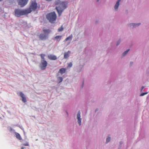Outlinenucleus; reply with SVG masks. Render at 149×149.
Masks as SVG:
<instances>
[{
    "label": "nucleus",
    "mask_w": 149,
    "mask_h": 149,
    "mask_svg": "<svg viewBox=\"0 0 149 149\" xmlns=\"http://www.w3.org/2000/svg\"><path fill=\"white\" fill-rule=\"evenodd\" d=\"M120 41H119L118 42H117V45H118L119 44V43H120Z\"/></svg>",
    "instance_id": "obj_27"
},
{
    "label": "nucleus",
    "mask_w": 149,
    "mask_h": 149,
    "mask_svg": "<svg viewBox=\"0 0 149 149\" xmlns=\"http://www.w3.org/2000/svg\"><path fill=\"white\" fill-rule=\"evenodd\" d=\"M122 142H120V144H121V143H122Z\"/></svg>",
    "instance_id": "obj_33"
},
{
    "label": "nucleus",
    "mask_w": 149,
    "mask_h": 149,
    "mask_svg": "<svg viewBox=\"0 0 149 149\" xmlns=\"http://www.w3.org/2000/svg\"><path fill=\"white\" fill-rule=\"evenodd\" d=\"M133 64V62H131L130 63V64L132 65V64Z\"/></svg>",
    "instance_id": "obj_29"
},
{
    "label": "nucleus",
    "mask_w": 149,
    "mask_h": 149,
    "mask_svg": "<svg viewBox=\"0 0 149 149\" xmlns=\"http://www.w3.org/2000/svg\"><path fill=\"white\" fill-rule=\"evenodd\" d=\"M48 63L45 60H41L40 65V67L41 70H45L46 68Z\"/></svg>",
    "instance_id": "obj_5"
},
{
    "label": "nucleus",
    "mask_w": 149,
    "mask_h": 149,
    "mask_svg": "<svg viewBox=\"0 0 149 149\" xmlns=\"http://www.w3.org/2000/svg\"><path fill=\"white\" fill-rule=\"evenodd\" d=\"M141 24L140 23H139V24H135V23H131L130 24V25L131 26H133L134 27H136L137 26H139Z\"/></svg>",
    "instance_id": "obj_15"
},
{
    "label": "nucleus",
    "mask_w": 149,
    "mask_h": 149,
    "mask_svg": "<svg viewBox=\"0 0 149 149\" xmlns=\"http://www.w3.org/2000/svg\"><path fill=\"white\" fill-rule=\"evenodd\" d=\"M48 58L50 60H56L57 59L56 56L52 54H49L48 55Z\"/></svg>",
    "instance_id": "obj_10"
},
{
    "label": "nucleus",
    "mask_w": 149,
    "mask_h": 149,
    "mask_svg": "<svg viewBox=\"0 0 149 149\" xmlns=\"http://www.w3.org/2000/svg\"><path fill=\"white\" fill-rule=\"evenodd\" d=\"M46 0L47 1H50L52 0Z\"/></svg>",
    "instance_id": "obj_30"
},
{
    "label": "nucleus",
    "mask_w": 149,
    "mask_h": 149,
    "mask_svg": "<svg viewBox=\"0 0 149 149\" xmlns=\"http://www.w3.org/2000/svg\"><path fill=\"white\" fill-rule=\"evenodd\" d=\"M120 0H118L116 3L115 6H114V8L116 9L117 10L118 9V6L120 4Z\"/></svg>",
    "instance_id": "obj_13"
},
{
    "label": "nucleus",
    "mask_w": 149,
    "mask_h": 149,
    "mask_svg": "<svg viewBox=\"0 0 149 149\" xmlns=\"http://www.w3.org/2000/svg\"><path fill=\"white\" fill-rule=\"evenodd\" d=\"M23 145H24V146H29V144L28 143H25L23 144Z\"/></svg>",
    "instance_id": "obj_26"
},
{
    "label": "nucleus",
    "mask_w": 149,
    "mask_h": 149,
    "mask_svg": "<svg viewBox=\"0 0 149 149\" xmlns=\"http://www.w3.org/2000/svg\"><path fill=\"white\" fill-rule=\"evenodd\" d=\"M29 0H18V4L21 7L25 6L28 3Z\"/></svg>",
    "instance_id": "obj_6"
},
{
    "label": "nucleus",
    "mask_w": 149,
    "mask_h": 149,
    "mask_svg": "<svg viewBox=\"0 0 149 149\" xmlns=\"http://www.w3.org/2000/svg\"><path fill=\"white\" fill-rule=\"evenodd\" d=\"M38 7L37 4L35 1L32 2L31 4L28 8L26 9V10H28L29 11L28 14L31 13L32 11H35L37 8Z\"/></svg>",
    "instance_id": "obj_4"
},
{
    "label": "nucleus",
    "mask_w": 149,
    "mask_h": 149,
    "mask_svg": "<svg viewBox=\"0 0 149 149\" xmlns=\"http://www.w3.org/2000/svg\"><path fill=\"white\" fill-rule=\"evenodd\" d=\"M72 64L71 62L70 63L68 64V68H70L72 66Z\"/></svg>",
    "instance_id": "obj_23"
},
{
    "label": "nucleus",
    "mask_w": 149,
    "mask_h": 149,
    "mask_svg": "<svg viewBox=\"0 0 149 149\" xmlns=\"http://www.w3.org/2000/svg\"><path fill=\"white\" fill-rule=\"evenodd\" d=\"M99 1V0H97V1Z\"/></svg>",
    "instance_id": "obj_34"
},
{
    "label": "nucleus",
    "mask_w": 149,
    "mask_h": 149,
    "mask_svg": "<svg viewBox=\"0 0 149 149\" xmlns=\"http://www.w3.org/2000/svg\"><path fill=\"white\" fill-rule=\"evenodd\" d=\"M43 31L44 33L46 34H47V36L48 35V34H49L50 32L51 31L49 29H45V28H43Z\"/></svg>",
    "instance_id": "obj_11"
},
{
    "label": "nucleus",
    "mask_w": 149,
    "mask_h": 149,
    "mask_svg": "<svg viewBox=\"0 0 149 149\" xmlns=\"http://www.w3.org/2000/svg\"><path fill=\"white\" fill-rule=\"evenodd\" d=\"M70 52L68 51V52H65L64 54V58H67L69 56L68 52L70 53Z\"/></svg>",
    "instance_id": "obj_17"
},
{
    "label": "nucleus",
    "mask_w": 149,
    "mask_h": 149,
    "mask_svg": "<svg viewBox=\"0 0 149 149\" xmlns=\"http://www.w3.org/2000/svg\"><path fill=\"white\" fill-rule=\"evenodd\" d=\"M15 134L16 135V137L17 139L19 140H21L22 139V138L19 134L17 132H15Z\"/></svg>",
    "instance_id": "obj_14"
},
{
    "label": "nucleus",
    "mask_w": 149,
    "mask_h": 149,
    "mask_svg": "<svg viewBox=\"0 0 149 149\" xmlns=\"http://www.w3.org/2000/svg\"><path fill=\"white\" fill-rule=\"evenodd\" d=\"M39 37L42 40H45L47 39L48 36L47 35L41 33L39 35Z\"/></svg>",
    "instance_id": "obj_7"
},
{
    "label": "nucleus",
    "mask_w": 149,
    "mask_h": 149,
    "mask_svg": "<svg viewBox=\"0 0 149 149\" xmlns=\"http://www.w3.org/2000/svg\"><path fill=\"white\" fill-rule=\"evenodd\" d=\"M66 70V68H61L59 70L58 72L60 73L61 74H63L65 72Z\"/></svg>",
    "instance_id": "obj_12"
},
{
    "label": "nucleus",
    "mask_w": 149,
    "mask_h": 149,
    "mask_svg": "<svg viewBox=\"0 0 149 149\" xmlns=\"http://www.w3.org/2000/svg\"><path fill=\"white\" fill-rule=\"evenodd\" d=\"M148 93H143L140 94V96H143L144 95Z\"/></svg>",
    "instance_id": "obj_25"
},
{
    "label": "nucleus",
    "mask_w": 149,
    "mask_h": 149,
    "mask_svg": "<svg viewBox=\"0 0 149 149\" xmlns=\"http://www.w3.org/2000/svg\"><path fill=\"white\" fill-rule=\"evenodd\" d=\"M129 49H128L126 51H125L123 54V56H124L129 51Z\"/></svg>",
    "instance_id": "obj_22"
},
{
    "label": "nucleus",
    "mask_w": 149,
    "mask_h": 149,
    "mask_svg": "<svg viewBox=\"0 0 149 149\" xmlns=\"http://www.w3.org/2000/svg\"><path fill=\"white\" fill-rule=\"evenodd\" d=\"M62 37V36H57L55 37V39L57 40H59Z\"/></svg>",
    "instance_id": "obj_18"
},
{
    "label": "nucleus",
    "mask_w": 149,
    "mask_h": 149,
    "mask_svg": "<svg viewBox=\"0 0 149 149\" xmlns=\"http://www.w3.org/2000/svg\"><path fill=\"white\" fill-rule=\"evenodd\" d=\"M144 88V87L143 86L141 87V91H142V90H143V89Z\"/></svg>",
    "instance_id": "obj_28"
},
{
    "label": "nucleus",
    "mask_w": 149,
    "mask_h": 149,
    "mask_svg": "<svg viewBox=\"0 0 149 149\" xmlns=\"http://www.w3.org/2000/svg\"><path fill=\"white\" fill-rule=\"evenodd\" d=\"M63 29L62 26L58 29V31L60 32L62 31Z\"/></svg>",
    "instance_id": "obj_21"
},
{
    "label": "nucleus",
    "mask_w": 149,
    "mask_h": 149,
    "mask_svg": "<svg viewBox=\"0 0 149 149\" xmlns=\"http://www.w3.org/2000/svg\"><path fill=\"white\" fill-rule=\"evenodd\" d=\"M63 79L62 77H59L57 78V80L59 81V83H60L63 81Z\"/></svg>",
    "instance_id": "obj_19"
},
{
    "label": "nucleus",
    "mask_w": 149,
    "mask_h": 149,
    "mask_svg": "<svg viewBox=\"0 0 149 149\" xmlns=\"http://www.w3.org/2000/svg\"><path fill=\"white\" fill-rule=\"evenodd\" d=\"M21 149H24V148L23 147H22L21 148Z\"/></svg>",
    "instance_id": "obj_31"
},
{
    "label": "nucleus",
    "mask_w": 149,
    "mask_h": 149,
    "mask_svg": "<svg viewBox=\"0 0 149 149\" xmlns=\"http://www.w3.org/2000/svg\"><path fill=\"white\" fill-rule=\"evenodd\" d=\"M19 96L22 97V101L24 102H26V98L24 94L22 92H20L19 93Z\"/></svg>",
    "instance_id": "obj_9"
},
{
    "label": "nucleus",
    "mask_w": 149,
    "mask_h": 149,
    "mask_svg": "<svg viewBox=\"0 0 149 149\" xmlns=\"http://www.w3.org/2000/svg\"><path fill=\"white\" fill-rule=\"evenodd\" d=\"M40 56L42 60H45V54H40Z\"/></svg>",
    "instance_id": "obj_20"
},
{
    "label": "nucleus",
    "mask_w": 149,
    "mask_h": 149,
    "mask_svg": "<svg viewBox=\"0 0 149 149\" xmlns=\"http://www.w3.org/2000/svg\"><path fill=\"white\" fill-rule=\"evenodd\" d=\"M2 0H0V1H2Z\"/></svg>",
    "instance_id": "obj_35"
},
{
    "label": "nucleus",
    "mask_w": 149,
    "mask_h": 149,
    "mask_svg": "<svg viewBox=\"0 0 149 149\" xmlns=\"http://www.w3.org/2000/svg\"><path fill=\"white\" fill-rule=\"evenodd\" d=\"M80 112L79 111L77 114V118L78 119V122L79 124V125L81 124V119L80 118Z\"/></svg>",
    "instance_id": "obj_8"
},
{
    "label": "nucleus",
    "mask_w": 149,
    "mask_h": 149,
    "mask_svg": "<svg viewBox=\"0 0 149 149\" xmlns=\"http://www.w3.org/2000/svg\"><path fill=\"white\" fill-rule=\"evenodd\" d=\"M72 38V35H71L69 37H67L65 40V41H67L70 40H71Z\"/></svg>",
    "instance_id": "obj_16"
},
{
    "label": "nucleus",
    "mask_w": 149,
    "mask_h": 149,
    "mask_svg": "<svg viewBox=\"0 0 149 149\" xmlns=\"http://www.w3.org/2000/svg\"><path fill=\"white\" fill-rule=\"evenodd\" d=\"M110 137H109L107 139L106 143H107L109 142L110 140Z\"/></svg>",
    "instance_id": "obj_24"
},
{
    "label": "nucleus",
    "mask_w": 149,
    "mask_h": 149,
    "mask_svg": "<svg viewBox=\"0 0 149 149\" xmlns=\"http://www.w3.org/2000/svg\"><path fill=\"white\" fill-rule=\"evenodd\" d=\"M84 82H83V83H82V86L84 85Z\"/></svg>",
    "instance_id": "obj_32"
},
{
    "label": "nucleus",
    "mask_w": 149,
    "mask_h": 149,
    "mask_svg": "<svg viewBox=\"0 0 149 149\" xmlns=\"http://www.w3.org/2000/svg\"><path fill=\"white\" fill-rule=\"evenodd\" d=\"M28 10L26 9L24 10H21L19 9H15L14 11L15 15L17 17H20L21 16L26 15L28 14Z\"/></svg>",
    "instance_id": "obj_2"
},
{
    "label": "nucleus",
    "mask_w": 149,
    "mask_h": 149,
    "mask_svg": "<svg viewBox=\"0 0 149 149\" xmlns=\"http://www.w3.org/2000/svg\"><path fill=\"white\" fill-rule=\"evenodd\" d=\"M56 17V15L54 12L48 13L46 15L47 19L52 23L55 22Z\"/></svg>",
    "instance_id": "obj_3"
},
{
    "label": "nucleus",
    "mask_w": 149,
    "mask_h": 149,
    "mask_svg": "<svg viewBox=\"0 0 149 149\" xmlns=\"http://www.w3.org/2000/svg\"><path fill=\"white\" fill-rule=\"evenodd\" d=\"M67 4L68 3L66 1L61 2L59 0H58L55 2V4L58 5L56 7V8L59 16L61 15L63 10L67 8Z\"/></svg>",
    "instance_id": "obj_1"
}]
</instances>
